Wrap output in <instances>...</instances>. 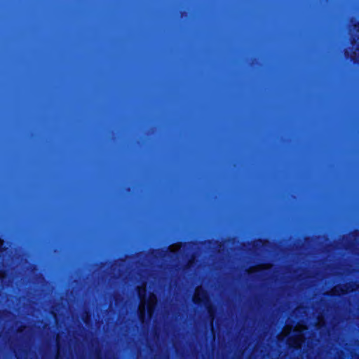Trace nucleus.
I'll return each mask as SVG.
<instances>
[{"label":"nucleus","instance_id":"nucleus-1","mask_svg":"<svg viewBox=\"0 0 359 359\" xmlns=\"http://www.w3.org/2000/svg\"><path fill=\"white\" fill-rule=\"evenodd\" d=\"M352 286L353 285L351 284H346L342 286L336 287L331 291L330 294L332 297H339L341 294H346L348 291H353Z\"/></svg>","mask_w":359,"mask_h":359},{"label":"nucleus","instance_id":"nucleus-2","mask_svg":"<svg viewBox=\"0 0 359 359\" xmlns=\"http://www.w3.org/2000/svg\"><path fill=\"white\" fill-rule=\"evenodd\" d=\"M207 299L206 292L202 289H196L192 301L196 305H201Z\"/></svg>","mask_w":359,"mask_h":359},{"label":"nucleus","instance_id":"nucleus-3","mask_svg":"<svg viewBox=\"0 0 359 359\" xmlns=\"http://www.w3.org/2000/svg\"><path fill=\"white\" fill-rule=\"evenodd\" d=\"M206 309H207L209 318L212 321L215 316V313H216L215 307L212 304H208L206 305Z\"/></svg>","mask_w":359,"mask_h":359},{"label":"nucleus","instance_id":"nucleus-4","mask_svg":"<svg viewBox=\"0 0 359 359\" xmlns=\"http://www.w3.org/2000/svg\"><path fill=\"white\" fill-rule=\"evenodd\" d=\"M137 294L139 296V298L142 299L143 297H145L146 296V290L143 287H138L137 288Z\"/></svg>","mask_w":359,"mask_h":359},{"label":"nucleus","instance_id":"nucleus-5","mask_svg":"<svg viewBox=\"0 0 359 359\" xmlns=\"http://www.w3.org/2000/svg\"><path fill=\"white\" fill-rule=\"evenodd\" d=\"M353 27L357 32H359V20H355Z\"/></svg>","mask_w":359,"mask_h":359},{"label":"nucleus","instance_id":"nucleus-6","mask_svg":"<svg viewBox=\"0 0 359 359\" xmlns=\"http://www.w3.org/2000/svg\"><path fill=\"white\" fill-rule=\"evenodd\" d=\"M6 250V248L3 245V241L0 240V252H3Z\"/></svg>","mask_w":359,"mask_h":359},{"label":"nucleus","instance_id":"nucleus-7","mask_svg":"<svg viewBox=\"0 0 359 359\" xmlns=\"http://www.w3.org/2000/svg\"><path fill=\"white\" fill-rule=\"evenodd\" d=\"M4 274V271H3L2 270H0V278H2Z\"/></svg>","mask_w":359,"mask_h":359},{"label":"nucleus","instance_id":"nucleus-8","mask_svg":"<svg viewBox=\"0 0 359 359\" xmlns=\"http://www.w3.org/2000/svg\"><path fill=\"white\" fill-rule=\"evenodd\" d=\"M191 263V260L188 262V263L186 264L185 268H188L189 266V264Z\"/></svg>","mask_w":359,"mask_h":359}]
</instances>
